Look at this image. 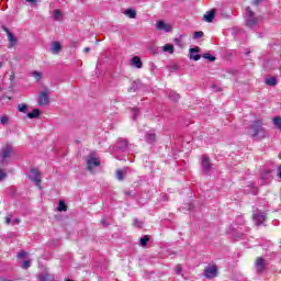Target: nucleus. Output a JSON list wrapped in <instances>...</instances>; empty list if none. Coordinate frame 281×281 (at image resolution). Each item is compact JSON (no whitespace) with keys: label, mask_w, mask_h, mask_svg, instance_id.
I'll list each match as a JSON object with an SVG mask.
<instances>
[{"label":"nucleus","mask_w":281,"mask_h":281,"mask_svg":"<svg viewBox=\"0 0 281 281\" xmlns=\"http://www.w3.org/2000/svg\"><path fill=\"white\" fill-rule=\"evenodd\" d=\"M262 124V120H257L250 125L249 135L252 139H263L267 136V131Z\"/></svg>","instance_id":"nucleus-1"},{"label":"nucleus","mask_w":281,"mask_h":281,"mask_svg":"<svg viewBox=\"0 0 281 281\" xmlns=\"http://www.w3.org/2000/svg\"><path fill=\"white\" fill-rule=\"evenodd\" d=\"M95 168H100V158L95 157V153H91L87 158V169L93 172Z\"/></svg>","instance_id":"nucleus-2"},{"label":"nucleus","mask_w":281,"mask_h":281,"mask_svg":"<svg viewBox=\"0 0 281 281\" xmlns=\"http://www.w3.org/2000/svg\"><path fill=\"white\" fill-rule=\"evenodd\" d=\"M258 23V19L254 16V11H251V8L246 9V25L247 27H254Z\"/></svg>","instance_id":"nucleus-3"},{"label":"nucleus","mask_w":281,"mask_h":281,"mask_svg":"<svg viewBox=\"0 0 281 281\" xmlns=\"http://www.w3.org/2000/svg\"><path fill=\"white\" fill-rule=\"evenodd\" d=\"M29 179L35 183L37 188H41V172L37 169H31L29 172Z\"/></svg>","instance_id":"nucleus-4"},{"label":"nucleus","mask_w":281,"mask_h":281,"mask_svg":"<svg viewBox=\"0 0 281 281\" xmlns=\"http://www.w3.org/2000/svg\"><path fill=\"white\" fill-rule=\"evenodd\" d=\"M37 104L40 106H47V104H49V91L44 90L40 93Z\"/></svg>","instance_id":"nucleus-5"},{"label":"nucleus","mask_w":281,"mask_h":281,"mask_svg":"<svg viewBox=\"0 0 281 281\" xmlns=\"http://www.w3.org/2000/svg\"><path fill=\"white\" fill-rule=\"evenodd\" d=\"M252 221L256 225H262L267 221V213L257 211L252 214Z\"/></svg>","instance_id":"nucleus-6"},{"label":"nucleus","mask_w":281,"mask_h":281,"mask_svg":"<svg viewBox=\"0 0 281 281\" xmlns=\"http://www.w3.org/2000/svg\"><path fill=\"white\" fill-rule=\"evenodd\" d=\"M218 274V270L216 269V266H209L204 269L203 277L207 278V280H212V278H216Z\"/></svg>","instance_id":"nucleus-7"},{"label":"nucleus","mask_w":281,"mask_h":281,"mask_svg":"<svg viewBox=\"0 0 281 281\" xmlns=\"http://www.w3.org/2000/svg\"><path fill=\"white\" fill-rule=\"evenodd\" d=\"M257 273H262L267 269V260L262 257H258L255 263Z\"/></svg>","instance_id":"nucleus-8"},{"label":"nucleus","mask_w":281,"mask_h":281,"mask_svg":"<svg viewBox=\"0 0 281 281\" xmlns=\"http://www.w3.org/2000/svg\"><path fill=\"white\" fill-rule=\"evenodd\" d=\"M12 153H14V148L12 147V145H5L1 151L2 161H5L8 158H10L12 156Z\"/></svg>","instance_id":"nucleus-9"},{"label":"nucleus","mask_w":281,"mask_h":281,"mask_svg":"<svg viewBox=\"0 0 281 281\" xmlns=\"http://www.w3.org/2000/svg\"><path fill=\"white\" fill-rule=\"evenodd\" d=\"M2 30L7 33L10 47H14V45H16V37H14V34H12V32H10L5 26H2Z\"/></svg>","instance_id":"nucleus-10"},{"label":"nucleus","mask_w":281,"mask_h":281,"mask_svg":"<svg viewBox=\"0 0 281 281\" xmlns=\"http://www.w3.org/2000/svg\"><path fill=\"white\" fill-rule=\"evenodd\" d=\"M156 27L157 30H160V32H170V30H172V26L164 21H158Z\"/></svg>","instance_id":"nucleus-11"},{"label":"nucleus","mask_w":281,"mask_h":281,"mask_svg":"<svg viewBox=\"0 0 281 281\" xmlns=\"http://www.w3.org/2000/svg\"><path fill=\"white\" fill-rule=\"evenodd\" d=\"M202 168L205 172H210V170H212V164L210 162V158L207 156L202 157Z\"/></svg>","instance_id":"nucleus-12"},{"label":"nucleus","mask_w":281,"mask_h":281,"mask_svg":"<svg viewBox=\"0 0 281 281\" xmlns=\"http://www.w3.org/2000/svg\"><path fill=\"white\" fill-rule=\"evenodd\" d=\"M130 65L132 67H135L136 69H142L143 64H142V58H139V56H134L131 61Z\"/></svg>","instance_id":"nucleus-13"},{"label":"nucleus","mask_w":281,"mask_h":281,"mask_svg":"<svg viewBox=\"0 0 281 281\" xmlns=\"http://www.w3.org/2000/svg\"><path fill=\"white\" fill-rule=\"evenodd\" d=\"M199 52H201V48H199V47L190 48V58L192 60H200L201 55H199Z\"/></svg>","instance_id":"nucleus-14"},{"label":"nucleus","mask_w":281,"mask_h":281,"mask_svg":"<svg viewBox=\"0 0 281 281\" xmlns=\"http://www.w3.org/2000/svg\"><path fill=\"white\" fill-rule=\"evenodd\" d=\"M60 49H63V46L60 45V42H54L50 47L52 54H59Z\"/></svg>","instance_id":"nucleus-15"},{"label":"nucleus","mask_w":281,"mask_h":281,"mask_svg":"<svg viewBox=\"0 0 281 281\" xmlns=\"http://www.w3.org/2000/svg\"><path fill=\"white\" fill-rule=\"evenodd\" d=\"M116 148L120 150H124L125 148H128V142L126 139H119L116 143Z\"/></svg>","instance_id":"nucleus-16"},{"label":"nucleus","mask_w":281,"mask_h":281,"mask_svg":"<svg viewBox=\"0 0 281 281\" xmlns=\"http://www.w3.org/2000/svg\"><path fill=\"white\" fill-rule=\"evenodd\" d=\"M214 14H215L214 10L206 12L204 14V21H206V23H212L214 21Z\"/></svg>","instance_id":"nucleus-17"},{"label":"nucleus","mask_w":281,"mask_h":281,"mask_svg":"<svg viewBox=\"0 0 281 281\" xmlns=\"http://www.w3.org/2000/svg\"><path fill=\"white\" fill-rule=\"evenodd\" d=\"M125 16H128V19H136L137 18V11L135 9H127L124 11Z\"/></svg>","instance_id":"nucleus-18"},{"label":"nucleus","mask_w":281,"mask_h":281,"mask_svg":"<svg viewBox=\"0 0 281 281\" xmlns=\"http://www.w3.org/2000/svg\"><path fill=\"white\" fill-rule=\"evenodd\" d=\"M27 117H30V120H34L35 117H38V115H41V110L40 109H34L32 112H29Z\"/></svg>","instance_id":"nucleus-19"},{"label":"nucleus","mask_w":281,"mask_h":281,"mask_svg":"<svg viewBox=\"0 0 281 281\" xmlns=\"http://www.w3.org/2000/svg\"><path fill=\"white\" fill-rule=\"evenodd\" d=\"M55 278L53 274L45 273L40 276V281H54Z\"/></svg>","instance_id":"nucleus-20"},{"label":"nucleus","mask_w":281,"mask_h":281,"mask_svg":"<svg viewBox=\"0 0 281 281\" xmlns=\"http://www.w3.org/2000/svg\"><path fill=\"white\" fill-rule=\"evenodd\" d=\"M0 124H2V126H8V124H10V116L3 114L0 116Z\"/></svg>","instance_id":"nucleus-21"},{"label":"nucleus","mask_w":281,"mask_h":281,"mask_svg":"<svg viewBox=\"0 0 281 281\" xmlns=\"http://www.w3.org/2000/svg\"><path fill=\"white\" fill-rule=\"evenodd\" d=\"M58 212H67V204L65 200H60L57 206Z\"/></svg>","instance_id":"nucleus-22"},{"label":"nucleus","mask_w":281,"mask_h":281,"mask_svg":"<svg viewBox=\"0 0 281 281\" xmlns=\"http://www.w3.org/2000/svg\"><path fill=\"white\" fill-rule=\"evenodd\" d=\"M162 52L175 54V46H172L171 44H166L165 46H162Z\"/></svg>","instance_id":"nucleus-23"},{"label":"nucleus","mask_w":281,"mask_h":281,"mask_svg":"<svg viewBox=\"0 0 281 281\" xmlns=\"http://www.w3.org/2000/svg\"><path fill=\"white\" fill-rule=\"evenodd\" d=\"M277 83H278V81L276 80L274 77H270V78L266 79V85H268L269 87H276Z\"/></svg>","instance_id":"nucleus-24"},{"label":"nucleus","mask_w":281,"mask_h":281,"mask_svg":"<svg viewBox=\"0 0 281 281\" xmlns=\"http://www.w3.org/2000/svg\"><path fill=\"white\" fill-rule=\"evenodd\" d=\"M137 89H139V82L134 81L131 86V88L128 89L130 93H135V91H137Z\"/></svg>","instance_id":"nucleus-25"},{"label":"nucleus","mask_w":281,"mask_h":281,"mask_svg":"<svg viewBox=\"0 0 281 281\" xmlns=\"http://www.w3.org/2000/svg\"><path fill=\"white\" fill-rule=\"evenodd\" d=\"M53 18L55 19V21H60V19H63V13L60 12V10H55L53 12Z\"/></svg>","instance_id":"nucleus-26"},{"label":"nucleus","mask_w":281,"mask_h":281,"mask_svg":"<svg viewBox=\"0 0 281 281\" xmlns=\"http://www.w3.org/2000/svg\"><path fill=\"white\" fill-rule=\"evenodd\" d=\"M18 110L20 111V113H27V104H18Z\"/></svg>","instance_id":"nucleus-27"},{"label":"nucleus","mask_w":281,"mask_h":281,"mask_svg":"<svg viewBox=\"0 0 281 281\" xmlns=\"http://www.w3.org/2000/svg\"><path fill=\"white\" fill-rule=\"evenodd\" d=\"M5 179H8V173L5 172L4 169L0 168V183L5 181Z\"/></svg>","instance_id":"nucleus-28"},{"label":"nucleus","mask_w":281,"mask_h":281,"mask_svg":"<svg viewBox=\"0 0 281 281\" xmlns=\"http://www.w3.org/2000/svg\"><path fill=\"white\" fill-rule=\"evenodd\" d=\"M148 240H150V237H148L147 235L142 237L140 238V247H146V245L148 244Z\"/></svg>","instance_id":"nucleus-29"},{"label":"nucleus","mask_w":281,"mask_h":281,"mask_svg":"<svg viewBox=\"0 0 281 281\" xmlns=\"http://www.w3.org/2000/svg\"><path fill=\"white\" fill-rule=\"evenodd\" d=\"M31 76L33 77V78H35V80H37V82H38V80H41V78H43V74L42 72H38V71H33L32 74H31Z\"/></svg>","instance_id":"nucleus-30"},{"label":"nucleus","mask_w":281,"mask_h":281,"mask_svg":"<svg viewBox=\"0 0 281 281\" xmlns=\"http://www.w3.org/2000/svg\"><path fill=\"white\" fill-rule=\"evenodd\" d=\"M203 58L210 60V63H214V60H216V57L212 56L210 53L204 54Z\"/></svg>","instance_id":"nucleus-31"},{"label":"nucleus","mask_w":281,"mask_h":281,"mask_svg":"<svg viewBox=\"0 0 281 281\" xmlns=\"http://www.w3.org/2000/svg\"><path fill=\"white\" fill-rule=\"evenodd\" d=\"M133 225H134V227L142 228V227H144V222H142L137 218H134Z\"/></svg>","instance_id":"nucleus-32"},{"label":"nucleus","mask_w":281,"mask_h":281,"mask_svg":"<svg viewBox=\"0 0 281 281\" xmlns=\"http://www.w3.org/2000/svg\"><path fill=\"white\" fill-rule=\"evenodd\" d=\"M193 38H194V41H198V38H203V32L202 31L194 32Z\"/></svg>","instance_id":"nucleus-33"},{"label":"nucleus","mask_w":281,"mask_h":281,"mask_svg":"<svg viewBox=\"0 0 281 281\" xmlns=\"http://www.w3.org/2000/svg\"><path fill=\"white\" fill-rule=\"evenodd\" d=\"M116 179L119 181H122L124 179V171L123 170H117L116 171Z\"/></svg>","instance_id":"nucleus-34"},{"label":"nucleus","mask_w":281,"mask_h":281,"mask_svg":"<svg viewBox=\"0 0 281 281\" xmlns=\"http://www.w3.org/2000/svg\"><path fill=\"white\" fill-rule=\"evenodd\" d=\"M147 140L153 144L155 142V133H147Z\"/></svg>","instance_id":"nucleus-35"},{"label":"nucleus","mask_w":281,"mask_h":281,"mask_svg":"<svg viewBox=\"0 0 281 281\" xmlns=\"http://www.w3.org/2000/svg\"><path fill=\"white\" fill-rule=\"evenodd\" d=\"M169 97L171 98V100H173L175 102H177V100H179V94L177 92H170Z\"/></svg>","instance_id":"nucleus-36"},{"label":"nucleus","mask_w":281,"mask_h":281,"mask_svg":"<svg viewBox=\"0 0 281 281\" xmlns=\"http://www.w3.org/2000/svg\"><path fill=\"white\" fill-rule=\"evenodd\" d=\"M137 115H139V112L137 111V109H132V117H133V120H137Z\"/></svg>","instance_id":"nucleus-37"},{"label":"nucleus","mask_w":281,"mask_h":281,"mask_svg":"<svg viewBox=\"0 0 281 281\" xmlns=\"http://www.w3.org/2000/svg\"><path fill=\"white\" fill-rule=\"evenodd\" d=\"M22 269H30V261L25 260L22 262Z\"/></svg>","instance_id":"nucleus-38"},{"label":"nucleus","mask_w":281,"mask_h":281,"mask_svg":"<svg viewBox=\"0 0 281 281\" xmlns=\"http://www.w3.org/2000/svg\"><path fill=\"white\" fill-rule=\"evenodd\" d=\"M149 52H151V54H158L157 47L155 46H150Z\"/></svg>","instance_id":"nucleus-39"},{"label":"nucleus","mask_w":281,"mask_h":281,"mask_svg":"<svg viewBox=\"0 0 281 281\" xmlns=\"http://www.w3.org/2000/svg\"><path fill=\"white\" fill-rule=\"evenodd\" d=\"M10 223H12V215L5 217V224L10 225Z\"/></svg>","instance_id":"nucleus-40"},{"label":"nucleus","mask_w":281,"mask_h":281,"mask_svg":"<svg viewBox=\"0 0 281 281\" xmlns=\"http://www.w3.org/2000/svg\"><path fill=\"white\" fill-rule=\"evenodd\" d=\"M25 256H27V252H25V251H20L18 254V258H25Z\"/></svg>","instance_id":"nucleus-41"},{"label":"nucleus","mask_w":281,"mask_h":281,"mask_svg":"<svg viewBox=\"0 0 281 281\" xmlns=\"http://www.w3.org/2000/svg\"><path fill=\"white\" fill-rule=\"evenodd\" d=\"M181 271H182L181 266H177V267H176V273H177L178 276H181Z\"/></svg>","instance_id":"nucleus-42"},{"label":"nucleus","mask_w":281,"mask_h":281,"mask_svg":"<svg viewBox=\"0 0 281 281\" xmlns=\"http://www.w3.org/2000/svg\"><path fill=\"white\" fill-rule=\"evenodd\" d=\"M278 177H279V179H281V165L278 168Z\"/></svg>","instance_id":"nucleus-43"},{"label":"nucleus","mask_w":281,"mask_h":281,"mask_svg":"<svg viewBox=\"0 0 281 281\" xmlns=\"http://www.w3.org/2000/svg\"><path fill=\"white\" fill-rule=\"evenodd\" d=\"M271 175V171H267L266 176H262V179H267Z\"/></svg>","instance_id":"nucleus-44"},{"label":"nucleus","mask_w":281,"mask_h":281,"mask_svg":"<svg viewBox=\"0 0 281 281\" xmlns=\"http://www.w3.org/2000/svg\"><path fill=\"white\" fill-rule=\"evenodd\" d=\"M260 3V0H254V5H258Z\"/></svg>","instance_id":"nucleus-45"},{"label":"nucleus","mask_w":281,"mask_h":281,"mask_svg":"<svg viewBox=\"0 0 281 281\" xmlns=\"http://www.w3.org/2000/svg\"><path fill=\"white\" fill-rule=\"evenodd\" d=\"M27 3H36V0H26Z\"/></svg>","instance_id":"nucleus-46"},{"label":"nucleus","mask_w":281,"mask_h":281,"mask_svg":"<svg viewBox=\"0 0 281 281\" xmlns=\"http://www.w3.org/2000/svg\"><path fill=\"white\" fill-rule=\"evenodd\" d=\"M85 52H86V54H87V53L91 52V48L86 47V48H85Z\"/></svg>","instance_id":"nucleus-47"},{"label":"nucleus","mask_w":281,"mask_h":281,"mask_svg":"<svg viewBox=\"0 0 281 281\" xmlns=\"http://www.w3.org/2000/svg\"><path fill=\"white\" fill-rule=\"evenodd\" d=\"M14 223H20V222H19V218H15V220H14Z\"/></svg>","instance_id":"nucleus-48"},{"label":"nucleus","mask_w":281,"mask_h":281,"mask_svg":"<svg viewBox=\"0 0 281 281\" xmlns=\"http://www.w3.org/2000/svg\"><path fill=\"white\" fill-rule=\"evenodd\" d=\"M3 281H12V280H10V279H4Z\"/></svg>","instance_id":"nucleus-49"},{"label":"nucleus","mask_w":281,"mask_h":281,"mask_svg":"<svg viewBox=\"0 0 281 281\" xmlns=\"http://www.w3.org/2000/svg\"><path fill=\"white\" fill-rule=\"evenodd\" d=\"M66 281H74V280H71V279H67Z\"/></svg>","instance_id":"nucleus-50"}]
</instances>
